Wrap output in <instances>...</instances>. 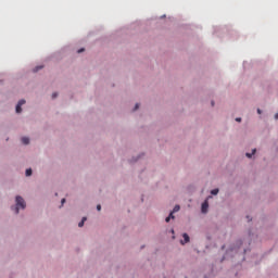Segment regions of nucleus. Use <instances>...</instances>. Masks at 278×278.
I'll return each mask as SVG.
<instances>
[{
	"label": "nucleus",
	"instance_id": "nucleus-8",
	"mask_svg": "<svg viewBox=\"0 0 278 278\" xmlns=\"http://www.w3.org/2000/svg\"><path fill=\"white\" fill-rule=\"evenodd\" d=\"M87 218L83 217L81 222L78 223V227H84V223H86Z\"/></svg>",
	"mask_w": 278,
	"mask_h": 278
},
{
	"label": "nucleus",
	"instance_id": "nucleus-11",
	"mask_svg": "<svg viewBox=\"0 0 278 278\" xmlns=\"http://www.w3.org/2000/svg\"><path fill=\"white\" fill-rule=\"evenodd\" d=\"M211 194H213V195L218 194V189H213V190L211 191Z\"/></svg>",
	"mask_w": 278,
	"mask_h": 278
},
{
	"label": "nucleus",
	"instance_id": "nucleus-5",
	"mask_svg": "<svg viewBox=\"0 0 278 278\" xmlns=\"http://www.w3.org/2000/svg\"><path fill=\"white\" fill-rule=\"evenodd\" d=\"M22 142H23V144H28L29 143V138L28 137H23Z\"/></svg>",
	"mask_w": 278,
	"mask_h": 278
},
{
	"label": "nucleus",
	"instance_id": "nucleus-16",
	"mask_svg": "<svg viewBox=\"0 0 278 278\" xmlns=\"http://www.w3.org/2000/svg\"><path fill=\"white\" fill-rule=\"evenodd\" d=\"M84 51H85V49L81 48V49L78 50V53H84Z\"/></svg>",
	"mask_w": 278,
	"mask_h": 278
},
{
	"label": "nucleus",
	"instance_id": "nucleus-6",
	"mask_svg": "<svg viewBox=\"0 0 278 278\" xmlns=\"http://www.w3.org/2000/svg\"><path fill=\"white\" fill-rule=\"evenodd\" d=\"M256 149H253L252 150V154L251 153H247L245 155H247V157H253V155H255V153H256Z\"/></svg>",
	"mask_w": 278,
	"mask_h": 278
},
{
	"label": "nucleus",
	"instance_id": "nucleus-12",
	"mask_svg": "<svg viewBox=\"0 0 278 278\" xmlns=\"http://www.w3.org/2000/svg\"><path fill=\"white\" fill-rule=\"evenodd\" d=\"M42 68V66H37L34 68V73H38L40 70Z\"/></svg>",
	"mask_w": 278,
	"mask_h": 278
},
{
	"label": "nucleus",
	"instance_id": "nucleus-13",
	"mask_svg": "<svg viewBox=\"0 0 278 278\" xmlns=\"http://www.w3.org/2000/svg\"><path fill=\"white\" fill-rule=\"evenodd\" d=\"M56 98H58V93L56 92L52 93V99H56Z\"/></svg>",
	"mask_w": 278,
	"mask_h": 278
},
{
	"label": "nucleus",
	"instance_id": "nucleus-20",
	"mask_svg": "<svg viewBox=\"0 0 278 278\" xmlns=\"http://www.w3.org/2000/svg\"><path fill=\"white\" fill-rule=\"evenodd\" d=\"M212 105H214V102H212Z\"/></svg>",
	"mask_w": 278,
	"mask_h": 278
},
{
	"label": "nucleus",
	"instance_id": "nucleus-19",
	"mask_svg": "<svg viewBox=\"0 0 278 278\" xmlns=\"http://www.w3.org/2000/svg\"><path fill=\"white\" fill-rule=\"evenodd\" d=\"M257 114H262V110L257 109Z\"/></svg>",
	"mask_w": 278,
	"mask_h": 278
},
{
	"label": "nucleus",
	"instance_id": "nucleus-1",
	"mask_svg": "<svg viewBox=\"0 0 278 278\" xmlns=\"http://www.w3.org/2000/svg\"><path fill=\"white\" fill-rule=\"evenodd\" d=\"M15 201H16V207H12V210H14L15 214H18L20 207L22 210H25L26 207L25 200L21 195H17Z\"/></svg>",
	"mask_w": 278,
	"mask_h": 278
},
{
	"label": "nucleus",
	"instance_id": "nucleus-15",
	"mask_svg": "<svg viewBox=\"0 0 278 278\" xmlns=\"http://www.w3.org/2000/svg\"><path fill=\"white\" fill-rule=\"evenodd\" d=\"M236 121H237V123H241V122H242V118L237 117Z\"/></svg>",
	"mask_w": 278,
	"mask_h": 278
},
{
	"label": "nucleus",
	"instance_id": "nucleus-4",
	"mask_svg": "<svg viewBox=\"0 0 278 278\" xmlns=\"http://www.w3.org/2000/svg\"><path fill=\"white\" fill-rule=\"evenodd\" d=\"M182 238H184L185 242L181 241V244H186V243L190 242V237L188 236V233H184Z\"/></svg>",
	"mask_w": 278,
	"mask_h": 278
},
{
	"label": "nucleus",
	"instance_id": "nucleus-10",
	"mask_svg": "<svg viewBox=\"0 0 278 278\" xmlns=\"http://www.w3.org/2000/svg\"><path fill=\"white\" fill-rule=\"evenodd\" d=\"M179 210H180V206L179 205H176L175 207H174V210H173V214H175V212H179Z\"/></svg>",
	"mask_w": 278,
	"mask_h": 278
},
{
	"label": "nucleus",
	"instance_id": "nucleus-3",
	"mask_svg": "<svg viewBox=\"0 0 278 278\" xmlns=\"http://www.w3.org/2000/svg\"><path fill=\"white\" fill-rule=\"evenodd\" d=\"M207 207H210V204L207 203V201H204L202 203V214H207Z\"/></svg>",
	"mask_w": 278,
	"mask_h": 278
},
{
	"label": "nucleus",
	"instance_id": "nucleus-17",
	"mask_svg": "<svg viewBox=\"0 0 278 278\" xmlns=\"http://www.w3.org/2000/svg\"><path fill=\"white\" fill-rule=\"evenodd\" d=\"M139 108H140V104L137 103V104L135 105V110H138Z\"/></svg>",
	"mask_w": 278,
	"mask_h": 278
},
{
	"label": "nucleus",
	"instance_id": "nucleus-14",
	"mask_svg": "<svg viewBox=\"0 0 278 278\" xmlns=\"http://www.w3.org/2000/svg\"><path fill=\"white\" fill-rule=\"evenodd\" d=\"M97 210H98V212H101V204L97 205Z\"/></svg>",
	"mask_w": 278,
	"mask_h": 278
},
{
	"label": "nucleus",
	"instance_id": "nucleus-18",
	"mask_svg": "<svg viewBox=\"0 0 278 278\" xmlns=\"http://www.w3.org/2000/svg\"><path fill=\"white\" fill-rule=\"evenodd\" d=\"M61 203H62V205H64V203H66V199H62Z\"/></svg>",
	"mask_w": 278,
	"mask_h": 278
},
{
	"label": "nucleus",
	"instance_id": "nucleus-7",
	"mask_svg": "<svg viewBox=\"0 0 278 278\" xmlns=\"http://www.w3.org/2000/svg\"><path fill=\"white\" fill-rule=\"evenodd\" d=\"M170 218H175V216L173 215V213H170L169 216L165 218V222H166V223H170Z\"/></svg>",
	"mask_w": 278,
	"mask_h": 278
},
{
	"label": "nucleus",
	"instance_id": "nucleus-9",
	"mask_svg": "<svg viewBox=\"0 0 278 278\" xmlns=\"http://www.w3.org/2000/svg\"><path fill=\"white\" fill-rule=\"evenodd\" d=\"M26 177H31V168L26 169Z\"/></svg>",
	"mask_w": 278,
	"mask_h": 278
},
{
	"label": "nucleus",
	"instance_id": "nucleus-2",
	"mask_svg": "<svg viewBox=\"0 0 278 278\" xmlns=\"http://www.w3.org/2000/svg\"><path fill=\"white\" fill-rule=\"evenodd\" d=\"M23 105H25V100H20L16 108H15V112L17 114H21V112H23Z\"/></svg>",
	"mask_w": 278,
	"mask_h": 278
}]
</instances>
